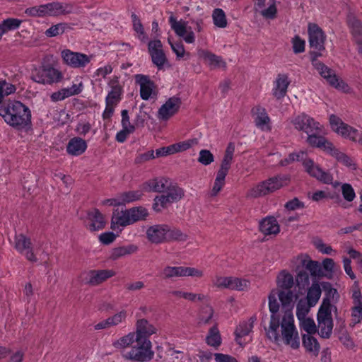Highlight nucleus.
<instances>
[{
    "label": "nucleus",
    "mask_w": 362,
    "mask_h": 362,
    "mask_svg": "<svg viewBox=\"0 0 362 362\" xmlns=\"http://www.w3.org/2000/svg\"><path fill=\"white\" fill-rule=\"evenodd\" d=\"M119 196L122 206L139 200L143 196V192L141 190L129 191L121 193Z\"/></svg>",
    "instance_id": "44"
},
{
    "label": "nucleus",
    "mask_w": 362,
    "mask_h": 362,
    "mask_svg": "<svg viewBox=\"0 0 362 362\" xmlns=\"http://www.w3.org/2000/svg\"><path fill=\"white\" fill-rule=\"evenodd\" d=\"M289 84L290 81L286 74H278L273 83L272 90L273 96L278 100L284 98Z\"/></svg>",
    "instance_id": "25"
},
{
    "label": "nucleus",
    "mask_w": 362,
    "mask_h": 362,
    "mask_svg": "<svg viewBox=\"0 0 362 362\" xmlns=\"http://www.w3.org/2000/svg\"><path fill=\"white\" fill-rule=\"evenodd\" d=\"M63 63L73 69H84L93 59V54H86L80 52H74L69 49H64L60 52Z\"/></svg>",
    "instance_id": "9"
},
{
    "label": "nucleus",
    "mask_w": 362,
    "mask_h": 362,
    "mask_svg": "<svg viewBox=\"0 0 362 362\" xmlns=\"http://www.w3.org/2000/svg\"><path fill=\"white\" fill-rule=\"evenodd\" d=\"M204 275V271L201 269L184 266V277L201 279Z\"/></svg>",
    "instance_id": "62"
},
{
    "label": "nucleus",
    "mask_w": 362,
    "mask_h": 362,
    "mask_svg": "<svg viewBox=\"0 0 362 362\" xmlns=\"http://www.w3.org/2000/svg\"><path fill=\"white\" fill-rule=\"evenodd\" d=\"M168 226L155 225L148 228L146 231L148 239L153 243H160L167 240Z\"/></svg>",
    "instance_id": "26"
},
{
    "label": "nucleus",
    "mask_w": 362,
    "mask_h": 362,
    "mask_svg": "<svg viewBox=\"0 0 362 362\" xmlns=\"http://www.w3.org/2000/svg\"><path fill=\"white\" fill-rule=\"evenodd\" d=\"M253 323V320L250 318L247 321L240 322L238 325L235 334V340L238 344L243 346L245 344V341H243V338L247 336L252 332Z\"/></svg>",
    "instance_id": "33"
},
{
    "label": "nucleus",
    "mask_w": 362,
    "mask_h": 362,
    "mask_svg": "<svg viewBox=\"0 0 362 362\" xmlns=\"http://www.w3.org/2000/svg\"><path fill=\"white\" fill-rule=\"evenodd\" d=\"M214 24L219 28H225L228 25V21L225 12L221 8H215L212 13Z\"/></svg>",
    "instance_id": "42"
},
{
    "label": "nucleus",
    "mask_w": 362,
    "mask_h": 362,
    "mask_svg": "<svg viewBox=\"0 0 362 362\" xmlns=\"http://www.w3.org/2000/svg\"><path fill=\"white\" fill-rule=\"evenodd\" d=\"M87 142L80 138L74 137L71 139L66 145V152L73 156H78L82 155L87 149Z\"/></svg>",
    "instance_id": "31"
},
{
    "label": "nucleus",
    "mask_w": 362,
    "mask_h": 362,
    "mask_svg": "<svg viewBox=\"0 0 362 362\" xmlns=\"http://www.w3.org/2000/svg\"><path fill=\"white\" fill-rule=\"evenodd\" d=\"M362 320V305H355L351 308V323L355 325Z\"/></svg>",
    "instance_id": "64"
},
{
    "label": "nucleus",
    "mask_w": 362,
    "mask_h": 362,
    "mask_svg": "<svg viewBox=\"0 0 362 362\" xmlns=\"http://www.w3.org/2000/svg\"><path fill=\"white\" fill-rule=\"evenodd\" d=\"M135 81L140 88V96L144 100H148L157 95L156 86L149 76L143 74H136Z\"/></svg>",
    "instance_id": "16"
},
{
    "label": "nucleus",
    "mask_w": 362,
    "mask_h": 362,
    "mask_svg": "<svg viewBox=\"0 0 362 362\" xmlns=\"http://www.w3.org/2000/svg\"><path fill=\"white\" fill-rule=\"evenodd\" d=\"M168 181L163 177L155 178L148 180L142 186V189L146 192H160L166 189Z\"/></svg>",
    "instance_id": "35"
},
{
    "label": "nucleus",
    "mask_w": 362,
    "mask_h": 362,
    "mask_svg": "<svg viewBox=\"0 0 362 362\" xmlns=\"http://www.w3.org/2000/svg\"><path fill=\"white\" fill-rule=\"evenodd\" d=\"M172 202L165 194L156 196L154 199L153 209L157 212L161 211L163 209L167 208Z\"/></svg>",
    "instance_id": "49"
},
{
    "label": "nucleus",
    "mask_w": 362,
    "mask_h": 362,
    "mask_svg": "<svg viewBox=\"0 0 362 362\" xmlns=\"http://www.w3.org/2000/svg\"><path fill=\"white\" fill-rule=\"evenodd\" d=\"M197 160L204 165H209L214 161V156L209 150L202 149L199 153Z\"/></svg>",
    "instance_id": "57"
},
{
    "label": "nucleus",
    "mask_w": 362,
    "mask_h": 362,
    "mask_svg": "<svg viewBox=\"0 0 362 362\" xmlns=\"http://www.w3.org/2000/svg\"><path fill=\"white\" fill-rule=\"evenodd\" d=\"M332 310L319 308L317 314V327L321 337L328 339L330 337L334 327L332 316Z\"/></svg>",
    "instance_id": "13"
},
{
    "label": "nucleus",
    "mask_w": 362,
    "mask_h": 362,
    "mask_svg": "<svg viewBox=\"0 0 362 362\" xmlns=\"http://www.w3.org/2000/svg\"><path fill=\"white\" fill-rule=\"evenodd\" d=\"M148 49L153 64H155L159 70L162 69L167 62V58L163 50L161 41L159 40L150 41L148 42Z\"/></svg>",
    "instance_id": "18"
},
{
    "label": "nucleus",
    "mask_w": 362,
    "mask_h": 362,
    "mask_svg": "<svg viewBox=\"0 0 362 362\" xmlns=\"http://www.w3.org/2000/svg\"><path fill=\"white\" fill-rule=\"evenodd\" d=\"M276 288L271 291L268 297L272 315L269 325L265 328L266 335L277 345L284 344L292 349H298L300 337L292 312L296 297L291 291L293 276L287 270H281L276 276Z\"/></svg>",
    "instance_id": "1"
},
{
    "label": "nucleus",
    "mask_w": 362,
    "mask_h": 362,
    "mask_svg": "<svg viewBox=\"0 0 362 362\" xmlns=\"http://www.w3.org/2000/svg\"><path fill=\"white\" fill-rule=\"evenodd\" d=\"M115 275V272L112 269L89 270L82 272L80 279L86 284L96 286Z\"/></svg>",
    "instance_id": "14"
},
{
    "label": "nucleus",
    "mask_w": 362,
    "mask_h": 362,
    "mask_svg": "<svg viewBox=\"0 0 362 362\" xmlns=\"http://www.w3.org/2000/svg\"><path fill=\"white\" fill-rule=\"evenodd\" d=\"M289 122L295 129L303 132L306 134L317 132L320 129V123L304 113L291 117Z\"/></svg>",
    "instance_id": "11"
},
{
    "label": "nucleus",
    "mask_w": 362,
    "mask_h": 362,
    "mask_svg": "<svg viewBox=\"0 0 362 362\" xmlns=\"http://www.w3.org/2000/svg\"><path fill=\"white\" fill-rule=\"evenodd\" d=\"M298 322L300 329L307 332V334H313L317 332V326L312 317H304L298 320Z\"/></svg>",
    "instance_id": "43"
},
{
    "label": "nucleus",
    "mask_w": 362,
    "mask_h": 362,
    "mask_svg": "<svg viewBox=\"0 0 362 362\" xmlns=\"http://www.w3.org/2000/svg\"><path fill=\"white\" fill-rule=\"evenodd\" d=\"M329 155L335 158L338 162L347 167L349 170H354L356 169V164L354 160L345 153L339 151L335 146Z\"/></svg>",
    "instance_id": "36"
},
{
    "label": "nucleus",
    "mask_w": 362,
    "mask_h": 362,
    "mask_svg": "<svg viewBox=\"0 0 362 362\" xmlns=\"http://www.w3.org/2000/svg\"><path fill=\"white\" fill-rule=\"evenodd\" d=\"M289 181L290 177L286 175L270 177L251 187L247 192V197L250 198H257L266 196L286 186Z\"/></svg>",
    "instance_id": "4"
},
{
    "label": "nucleus",
    "mask_w": 362,
    "mask_h": 362,
    "mask_svg": "<svg viewBox=\"0 0 362 362\" xmlns=\"http://www.w3.org/2000/svg\"><path fill=\"white\" fill-rule=\"evenodd\" d=\"M206 343L214 347H218L221 344V338L217 327H214L210 329L209 334L206 337Z\"/></svg>",
    "instance_id": "50"
},
{
    "label": "nucleus",
    "mask_w": 362,
    "mask_h": 362,
    "mask_svg": "<svg viewBox=\"0 0 362 362\" xmlns=\"http://www.w3.org/2000/svg\"><path fill=\"white\" fill-rule=\"evenodd\" d=\"M123 90H110L105 98V103L117 105L122 99Z\"/></svg>",
    "instance_id": "58"
},
{
    "label": "nucleus",
    "mask_w": 362,
    "mask_h": 362,
    "mask_svg": "<svg viewBox=\"0 0 362 362\" xmlns=\"http://www.w3.org/2000/svg\"><path fill=\"white\" fill-rule=\"evenodd\" d=\"M127 317V311L126 310H122L113 315L107 317L111 327L118 326L126 322Z\"/></svg>",
    "instance_id": "52"
},
{
    "label": "nucleus",
    "mask_w": 362,
    "mask_h": 362,
    "mask_svg": "<svg viewBox=\"0 0 362 362\" xmlns=\"http://www.w3.org/2000/svg\"><path fill=\"white\" fill-rule=\"evenodd\" d=\"M262 8L259 10L254 6L256 13L261 15L266 20H273L276 18L277 4L276 0H265L262 2Z\"/></svg>",
    "instance_id": "30"
},
{
    "label": "nucleus",
    "mask_w": 362,
    "mask_h": 362,
    "mask_svg": "<svg viewBox=\"0 0 362 362\" xmlns=\"http://www.w3.org/2000/svg\"><path fill=\"white\" fill-rule=\"evenodd\" d=\"M30 78L37 83L52 86L60 83L64 78V74L59 69L47 64L35 68Z\"/></svg>",
    "instance_id": "6"
},
{
    "label": "nucleus",
    "mask_w": 362,
    "mask_h": 362,
    "mask_svg": "<svg viewBox=\"0 0 362 362\" xmlns=\"http://www.w3.org/2000/svg\"><path fill=\"white\" fill-rule=\"evenodd\" d=\"M313 245L321 253L325 255H332V253H335V251L332 249V247L325 243L321 239L316 238L313 240Z\"/></svg>",
    "instance_id": "59"
},
{
    "label": "nucleus",
    "mask_w": 362,
    "mask_h": 362,
    "mask_svg": "<svg viewBox=\"0 0 362 362\" xmlns=\"http://www.w3.org/2000/svg\"><path fill=\"white\" fill-rule=\"evenodd\" d=\"M137 250L138 247L134 244L119 246L111 250L110 258L112 260H116L124 256L134 254L136 252Z\"/></svg>",
    "instance_id": "34"
},
{
    "label": "nucleus",
    "mask_w": 362,
    "mask_h": 362,
    "mask_svg": "<svg viewBox=\"0 0 362 362\" xmlns=\"http://www.w3.org/2000/svg\"><path fill=\"white\" fill-rule=\"evenodd\" d=\"M134 343L136 344H132L130 349L122 354L124 358L132 362H148L153 358L155 354L150 339L134 338Z\"/></svg>",
    "instance_id": "5"
},
{
    "label": "nucleus",
    "mask_w": 362,
    "mask_h": 362,
    "mask_svg": "<svg viewBox=\"0 0 362 362\" xmlns=\"http://www.w3.org/2000/svg\"><path fill=\"white\" fill-rule=\"evenodd\" d=\"M16 88L14 85L6 81L5 80H0V105L3 103L5 97L14 93Z\"/></svg>",
    "instance_id": "48"
},
{
    "label": "nucleus",
    "mask_w": 362,
    "mask_h": 362,
    "mask_svg": "<svg viewBox=\"0 0 362 362\" xmlns=\"http://www.w3.org/2000/svg\"><path fill=\"white\" fill-rule=\"evenodd\" d=\"M121 115L122 129H124L127 132L133 133L135 131V126L130 122L128 111L127 110H123L121 112Z\"/></svg>",
    "instance_id": "60"
},
{
    "label": "nucleus",
    "mask_w": 362,
    "mask_h": 362,
    "mask_svg": "<svg viewBox=\"0 0 362 362\" xmlns=\"http://www.w3.org/2000/svg\"><path fill=\"white\" fill-rule=\"evenodd\" d=\"M181 105L180 98L172 97L169 98L158 110V118L161 120H168L177 112Z\"/></svg>",
    "instance_id": "22"
},
{
    "label": "nucleus",
    "mask_w": 362,
    "mask_h": 362,
    "mask_svg": "<svg viewBox=\"0 0 362 362\" xmlns=\"http://www.w3.org/2000/svg\"><path fill=\"white\" fill-rule=\"evenodd\" d=\"M259 228L264 235H276L280 232V226L277 220L272 216L263 218L259 222Z\"/></svg>",
    "instance_id": "29"
},
{
    "label": "nucleus",
    "mask_w": 362,
    "mask_h": 362,
    "mask_svg": "<svg viewBox=\"0 0 362 362\" xmlns=\"http://www.w3.org/2000/svg\"><path fill=\"white\" fill-rule=\"evenodd\" d=\"M66 25L65 23H58L51 26L45 31V35L47 37H56L64 33Z\"/></svg>",
    "instance_id": "61"
},
{
    "label": "nucleus",
    "mask_w": 362,
    "mask_h": 362,
    "mask_svg": "<svg viewBox=\"0 0 362 362\" xmlns=\"http://www.w3.org/2000/svg\"><path fill=\"white\" fill-rule=\"evenodd\" d=\"M226 176L216 173V178L210 192L211 197H216L225 185Z\"/></svg>",
    "instance_id": "53"
},
{
    "label": "nucleus",
    "mask_w": 362,
    "mask_h": 362,
    "mask_svg": "<svg viewBox=\"0 0 362 362\" xmlns=\"http://www.w3.org/2000/svg\"><path fill=\"white\" fill-rule=\"evenodd\" d=\"M169 23L175 34L182 38L186 43L193 44L195 42V33L192 28L188 25L187 22L182 20L177 21V18L171 14L169 17Z\"/></svg>",
    "instance_id": "12"
},
{
    "label": "nucleus",
    "mask_w": 362,
    "mask_h": 362,
    "mask_svg": "<svg viewBox=\"0 0 362 362\" xmlns=\"http://www.w3.org/2000/svg\"><path fill=\"white\" fill-rule=\"evenodd\" d=\"M329 124L332 129L338 135L362 144V132L344 123L339 117L331 115L329 116Z\"/></svg>",
    "instance_id": "8"
},
{
    "label": "nucleus",
    "mask_w": 362,
    "mask_h": 362,
    "mask_svg": "<svg viewBox=\"0 0 362 362\" xmlns=\"http://www.w3.org/2000/svg\"><path fill=\"white\" fill-rule=\"evenodd\" d=\"M230 289L237 291L247 290L250 286V281L246 279L231 276Z\"/></svg>",
    "instance_id": "51"
},
{
    "label": "nucleus",
    "mask_w": 362,
    "mask_h": 362,
    "mask_svg": "<svg viewBox=\"0 0 362 362\" xmlns=\"http://www.w3.org/2000/svg\"><path fill=\"white\" fill-rule=\"evenodd\" d=\"M132 225L127 209L118 211L112 213L111 218V229L115 231L121 232L122 229Z\"/></svg>",
    "instance_id": "24"
},
{
    "label": "nucleus",
    "mask_w": 362,
    "mask_h": 362,
    "mask_svg": "<svg viewBox=\"0 0 362 362\" xmlns=\"http://www.w3.org/2000/svg\"><path fill=\"white\" fill-rule=\"evenodd\" d=\"M106 221L104 215L98 209H93L87 212L85 226L90 232H95L105 227Z\"/></svg>",
    "instance_id": "17"
},
{
    "label": "nucleus",
    "mask_w": 362,
    "mask_h": 362,
    "mask_svg": "<svg viewBox=\"0 0 362 362\" xmlns=\"http://www.w3.org/2000/svg\"><path fill=\"white\" fill-rule=\"evenodd\" d=\"M322 288L325 291V297L320 308L337 311V307L334 304L339 299V294L337 290L333 288L329 282H323Z\"/></svg>",
    "instance_id": "19"
},
{
    "label": "nucleus",
    "mask_w": 362,
    "mask_h": 362,
    "mask_svg": "<svg viewBox=\"0 0 362 362\" xmlns=\"http://www.w3.org/2000/svg\"><path fill=\"white\" fill-rule=\"evenodd\" d=\"M321 287L322 285L318 282H313L308 288L305 300L308 302L310 305L315 306L318 302L322 293Z\"/></svg>",
    "instance_id": "38"
},
{
    "label": "nucleus",
    "mask_w": 362,
    "mask_h": 362,
    "mask_svg": "<svg viewBox=\"0 0 362 362\" xmlns=\"http://www.w3.org/2000/svg\"><path fill=\"white\" fill-rule=\"evenodd\" d=\"M184 194V190L182 188L175 186L169 188L165 193L172 203L180 200L183 197Z\"/></svg>",
    "instance_id": "55"
},
{
    "label": "nucleus",
    "mask_w": 362,
    "mask_h": 362,
    "mask_svg": "<svg viewBox=\"0 0 362 362\" xmlns=\"http://www.w3.org/2000/svg\"><path fill=\"white\" fill-rule=\"evenodd\" d=\"M164 279L184 277V266H167L162 270Z\"/></svg>",
    "instance_id": "40"
},
{
    "label": "nucleus",
    "mask_w": 362,
    "mask_h": 362,
    "mask_svg": "<svg viewBox=\"0 0 362 362\" xmlns=\"http://www.w3.org/2000/svg\"><path fill=\"white\" fill-rule=\"evenodd\" d=\"M313 306L310 305L305 299L299 300L296 305V317L298 320L308 317V315L310 308Z\"/></svg>",
    "instance_id": "47"
},
{
    "label": "nucleus",
    "mask_w": 362,
    "mask_h": 362,
    "mask_svg": "<svg viewBox=\"0 0 362 362\" xmlns=\"http://www.w3.org/2000/svg\"><path fill=\"white\" fill-rule=\"evenodd\" d=\"M133 28L136 33L137 38L141 42H146L147 40V35L144 32L143 25L139 18L134 13L132 14Z\"/></svg>",
    "instance_id": "45"
},
{
    "label": "nucleus",
    "mask_w": 362,
    "mask_h": 362,
    "mask_svg": "<svg viewBox=\"0 0 362 362\" xmlns=\"http://www.w3.org/2000/svg\"><path fill=\"white\" fill-rule=\"evenodd\" d=\"M310 46L319 51L325 49V35L315 23H309L308 28Z\"/></svg>",
    "instance_id": "21"
},
{
    "label": "nucleus",
    "mask_w": 362,
    "mask_h": 362,
    "mask_svg": "<svg viewBox=\"0 0 362 362\" xmlns=\"http://www.w3.org/2000/svg\"><path fill=\"white\" fill-rule=\"evenodd\" d=\"M255 125L262 131L269 132L272 129L270 118L264 108L257 107L253 109Z\"/></svg>",
    "instance_id": "28"
},
{
    "label": "nucleus",
    "mask_w": 362,
    "mask_h": 362,
    "mask_svg": "<svg viewBox=\"0 0 362 362\" xmlns=\"http://www.w3.org/2000/svg\"><path fill=\"white\" fill-rule=\"evenodd\" d=\"M320 131L321 129L317 132H314L313 133L308 134L307 143L310 146L320 148L327 154H329L330 152L334 148V146L326 138L317 134L319 132H320Z\"/></svg>",
    "instance_id": "23"
},
{
    "label": "nucleus",
    "mask_w": 362,
    "mask_h": 362,
    "mask_svg": "<svg viewBox=\"0 0 362 362\" xmlns=\"http://www.w3.org/2000/svg\"><path fill=\"white\" fill-rule=\"evenodd\" d=\"M22 23V21L18 18H9L4 20L1 23V30L3 35L8 31L18 29Z\"/></svg>",
    "instance_id": "46"
},
{
    "label": "nucleus",
    "mask_w": 362,
    "mask_h": 362,
    "mask_svg": "<svg viewBox=\"0 0 362 362\" xmlns=\"http://www.w3.org/2000/svg\"><path fill=\"white\" fill-rule=\"evenodd\" d=\"M134 331L123 335L112 342V346L118 350H124L134 344V338L139 339H149V337L158 332V328L147 319L139 317L136 319Z\"/></svg>",
    "instance_id": "3"
},
{
    "label": "nucleus",
    "mask_w": 362,
    "mask_h": 362,
    "mask_svg": "<svg viewBox=\"0 0 362 362\" xmlns=\"http://www.w3.org/2000/svg\"><path fill=\"white\" fill-rule=\"evenodd\" d=\"M73 7L71 4L60 2H52L28 8L25 13L31 16H56L72 12Z\"/></svg>",
    "instance_id": "7"
},
{
    "label": "nucleus",
    "mask_w": 362,
    "mask_h": 362,
    "mask_svg": "<svg viewBox=\"0 0 362 362\" xmlns=\"http://www.w3.org/2000/svg\"><path fill=\"white\" fill-rule=\"evenodd\" d=\"M234 152L235 145L232 143H230L226 149L223 158L220 165V168L217 171L218 174L224 176L228 175L233 163Z\"/></svg>",
    "instance_id": "32"
},
{
    "label": "nucleus",
    "mask_w": 362,
    "mask_h": 362,
    "mask_svg": "<svg viewBox=\"0 0 362 362\" xmlns=\"http://www.w3.org/2000/svg\"><path fill=\"white\" fill-rule=\"evenodd\" d=\"M0 116L10 127L27 130L31 124V112L20 101L8 100L0 105Z\"/></svg>",
    "instance_id": "2"
},
{
    "label": "nucleus",
    "mask_w": 362,
    "mask_h": 362,
    "mask_svg": "<svg viewBox=\"0 0 362 362\" xmlns=\"http://www.w3.org/2000/svg\"><path fill=\"white\" fill-rule=\"evenodd\" d=\"M303 344L306 351L317 356L320 351V344L317 339L312 334L303 335Z\"/></svg>",
    "instance_id": "39"
},
{
    "label": "nucleus",
    "mask_w": 362,
    "mask_h": 362,
    "mask_svg": "<svg viewBox=\"0 0 362 362\" xmlns=\"http://www.w3.org/2000/svg\"><path fill=\"white\" fill-rule=\"evenodd\" d=\"M313 65L317 69L318 73L323 77L327 81L335 88L341 90L344 93H349L351 88L346 84L342 79L338 77L329 68L325 66L324 64L314 60Z\"/></svg>",
    "instance_id": "10"
},
{
    "label": "nucleus",
    "mask_w": 362,
    "mask_h": 362,
    "mask_svg": "<svg viewBox=\"0 0 362 362\" xmlns=\"http://www.w3.org/2000/svg\"><path fill=\"white\" fill-rule=\"evenodd\" d=\"M341 193L344 199L347 202H352L356 197L354 188L348 183L341 185Z\"/></svg>",
    "instance_id": "63"
},
{
    "label": "nucleus",
    "mask_w": 362,
    "mask_h": 362,
    "mask_svg": "<svg viewBox=\"0 0 362 362\" xmlns=\"http://www.w3.org/2000/svg\"><path fill=\"white\" fill-rule=\"evenodd\" d=\"M231 276H223L216 275L212 279L213 286L218 288H229L230 286Z\"/></svg>",
    "instance_id": "56"
},
{
    "label": "nucleus",
    "mask_w": 362,
    "mask_h": 362,
    "mask_svg": "<svg viewBox=\"0 0 362 362\" xmlns=\"http://www.w3.org/2000/svg\"><path fill=\"white\" fill-rule=\"evenodd\" d=\"M197 52L199 57L212 69L224 67L226 65V63L221 57L214 54L209 50L199 49Z\"/></svg>",
    "instance_id": "27"
},
{
    "label": "nucleus",
    "mask_w": 362,
    "mask_h": 362,
    "mask_svg": "<svg viewBox=\"0 0 362 362\" xmlns=\"http://www.w3.org/2000/svg\"><path fill=\"white\" fill-rule=\"evenodd\" d=\"M198 140L197 139H189L183 141H180L176 144H173V146L174 148L175 153L185 151L190 148L191 147L197 145Z\"/></svg>",
    "instance_id": "54"
},
{
    "label": "nucleus",
    "mask_w": 362,
    "mask_h": 362,
    "mask_svg": "<svg viewBox=\"0 0 362 362\" xmlns=\"http://www.w3.org/2000/svg\"><path fill=\"white\" fill-rule=\"evenodd\" d=\"M30 240L25 235L20 234L16 236L15 247L16 249L30 262H36L38 259L36 254L33 252L31 247Z\"/></svg>",
    "instance_id": "20"
},
{
    "label": "nucleus",
    "mask_w": 362,
    "mask_h": 362,
    "mask_svg": "<svg viewBox=\"0 0 362 362\" xmlns=\"http://www.w3.org/2000/svg\"><path fill=\"white\" fill-rule=\"evenodd\" d=\"M171 295L177 298H184L192 302L202 301L206 298V296L203 294H197L181 290L173 291H171Z\"/></svg>",
    "instance_id": "41"
},
{
    "label": "nucleus",
    "mask_w": 362,
    "mask_h": 362,
    "mask_svg": "<svg viewBox=\"0 0 362 362\" xmlns=\"http://www.w3.org/2000/svg\"><path fill=\"white\" fill-rule=\"evenodd\" d=\"M132 224L144 221L148 216V209L144 206L132 207L127 209Z\"/></svg>",
    "instance_id": "37"
},
{
    "label": "nucleus",
    "mask_w": 362,
    "mask_h": 362,
    "mask_svg": "<svg viewBox=\"0 0 362 362\" xmlns=\"http://www.w3.org/2000/svg\"><path fill=\"white\" fill-rule=\"evenodd\" d=\"M303 165L305 170L313 177L316 178L320 182L325 184H332L333 181L332 175L323 170L319 165L315 163L310 158H305L303 160Z\"/></svg>",
    "instance_id": "15"
}]
</instances>
